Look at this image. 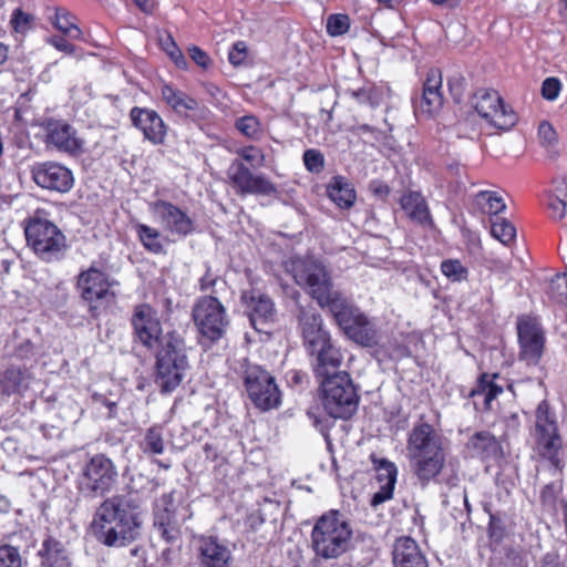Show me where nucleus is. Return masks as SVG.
I'll return each instance as SVG.
<instances>
[{
    "label": "nucleus",
    "mask_w": 567,
    "mask_h": 567,
    "mask_svg": "<svg viewBox=\"0 0 567 567\" xmlns=\"http://www.w3.org/2000/svg\"><path fill=\"white\" fill-rule=\"evenodd\" d=\"M112 282L103 271L91 267L82 271L78 277V288L82 298L90 302L109 303L115 298V293L111 290Z\"/></svg>",
    "instance_id": "obj_20"
},
{
    "label": "nucleus",
    "mask_w": 567,
    "mask_h": 567,
    "mask_svg": "<svg viewBox=\"0 0 567 567\" xmlns=\"http://www.w3.org/2000/svg\"><path fill=\"white\" fill-rule=\"evenodd\" d=\"M228 177L233 187L240 195H271L276 186L264 175L254 174L244 163L234 161L228 169Z\"/></svg>",
    "instance_id": "obj_17"
},
{
    "label": "nucleus",
    "mask_w": 567,
    "mask_h": 567,
    "mask_svg": "<svg viewBox=\"0 0 567 567\" xmlns=\"http://www.w3.org/2000/svg\"><path fill=\"white\" fill-rule=\"evenodd\" d=\"M285 269L295 282L307 289L320 307H328L344 334L363 347L378 343L374 324L365 315L332 287L331 278L321 261L312 257H291Z\"/></svg>",
    "instance_id": "obj_1"
},
{
    "label": "nucleus",
    "mask_w": 567,
    "mask_h": 567,
    "mask_svg": "<svg viewBox=\"0 0 567 567\" xmlns=\"http://www.w3.org/2000/svg\"><path fill=\"white\" fill-rule=\"evenodd\" d=\"M32 176L35 184L42 188L66 193L73 187L72 172L65 166L48 162L33 167Z\"/></svg>",
    "instance_id": "obj_21"
},
{
    "label": "nucleus",
    "mask_w": 567,
    "mask_h": 567,
    "mask_svg": "<svg viewBox=\"0 0 567 567\" xmlns=\"http://www.w3.org/2000/svg\"><path fill=\"white\" fill-rule=\"evenodd\" d=\"M161 93L165 103L181 116H189L190 112L199 109L197 100L172 85L164 84Z\"/></svg>",
    "instance_id": "obj_31"
},
{
    "label": "nucleus",
    "mask_w": 567,
    "mask_h": 567,
    "mask_svg": "<svg viewBox=\"0 0 567 567\" xmlns=\"http://www.w3.org/2000/svg\"><path fill=\"white\" fill-rule=\"evenodd\" d=\"M548 209L553 219L561 220L566 216L567 200L558 195H550L548 198Z\"/></svg>",
    "instance_id": "obj_52"
},
{
    "label": "nucleus",
    "mask_w": 567,
    "mask_h": 567,
    "mask_svg": "<svg viewBox=\"0 0 567 567\" xmlns=\"http://www.w3.org/2000/svg\"><path fill=\"white\" fill-rule=\"evenodd\" d=\"M161 44L163 50L169 55V58L174 61L176 66L182 69L186 68V59L171 35H167L165 39H162Z\"/></svg>",
    "instance_id": "obj_49"
},
{
    "label": "nucleus",
    "mask_w": 567,
    "mask_h": 567,
    "mask_svg": "<svg viewBox=\"0 0 567 567\" xmlns=\"http://www.w3.org/2000/svg\"><path fill=\"white\" fill-rule=\"evenodd\" d=\"M323 410L332 419H350L359 405V394L349 373L341 372L320 381Z\"/></svg>",
    "instance_id": "obj_7"
},
{
    "label": "nucleus",
    "mask_w": 567,
    "mask_h": 567,
    "mask_svg": "<svg viewBox=\"0 0 567 567\" xmlns=\"http://www.w3.org/2000/svg\"><path fill=\"white\" fill-rule=\"evenodd\" d=\"M442 73L439 69H431L427 72L426 80L423 84L420 107L422 112L432 114L440 110L443 105Z\"/></svg>",
    "instance_id": "obj_29"
},
{
    "label": "nucleus",
    "mask_w": 567,
    "mask_h": 567,
    "mask_svg": "<svg viewBox=\"0 0 567 567\" xmlns=\"http://www.w3.org/2000/svg\"><path fill=\"white\" fill-rule=\"evenodd\" d=\"M496 379V373H483L478 378L477 384L468 394L473 399L475 410H489L492 401L503 392V386L495 382Z\"/></svg>",
    "instance_id": "obj_28"
},
{
    "label": "nucleus",
    "mask_w": 567,
    "mask_h": 567,
    "mask_svg": "<svg viewBox=\"0 0 567 567\" xmlns=\"http://www.w3.org/2000/svg\"><path fill=\"white\" fill-rule=\"evenodd\" d=\"M538 136L546 146H553L557 142V133L550 123L544 121L538 126Z\"/></svg>",
    "instance_id": "obj_54"
},
{
    "label": "nucleus",
    "mask_w": 567,
    "mask_h": 567,
    "mask_svg": "<svg viewBox=\"0 0 567 567\" xmlns=\"http://www.w3.org/2000/svg\"><path fill=\"white\" fill-rule=\"evenodd\" d=\"M189 368L184 339L176 332H168L156 352L155 383L162 393H171L182 383Z\"/></svg>",
    "instance_id": "obj_5"
},
{
    "label": "nucleus",
    "mask_w": 567,
    "mask_h": 567,
    "mask_svg": "<svg viewBox=\"0 0 567 567\" xmlns=\"http://www.w3.org/2000/svg\"><path fill=\"white\" fill-rule=\"evenodd\" d=\"M0 567H22L20 551L17 547L0 546Z\"/></svg>",
    "instance_id": "obj_48"
},
{
    "label": "nucleus",
    "mask_w": 567,
    "mask_h": 567,
    "mask_svg": "<svg viewBox=\"0 0 567 567\" xmlns=\"http://www.w3.org/2000/svg\"><path fill=\"white\" fill-rule=\"evenodd\" d=\"M200 567H229L230 549L216 537H202L198 544Z\"/></svg>",
    "instance_id": "obj_25"
},
{
    "label": "nucleus",
    "mask_w": 567,
    "mask_h": 567,
    "mask_svg": "<svg viewBox=\"0 0 567 567\" xmlns=\"http://www.w3.org/2000/svg\"><path fill=\"white\" fill-rule=\"evenodd\" d=\"M554 195H558L559 197L565 198L567 200V182L566 181H559L556 183Z\"/></svg>",
    "instance_id": "obj_64"
},
{
    "label": "nucleus",
    "mask_w": 567,
    "mask_h": 567,
    "mask_svg": "<svg viewBox=\"0 0 567 567\" xmlns=\"http://www.w3.org/2000/svg\"><path fill=\"white\" fill-rule=\"evenodd\" d=\"M492 235L502 244L508 245L516 236V229L508 220L495 217L492 219Z\"/></svg>",
    "instance_id": "obj_42"
},
{
    "label": "nucleus",
    "mask_w": 567,
    "mask_h": 567,
    "mask_svg": "<svg viewBox=\"0 0 567 567\" xmlns=\"http://www.w3.org/2000/svg\"><path fill=\"white\" fill-rule=\"evenodd\" d=\"M561 90V83L557 78H547L542 84V95L547 101H555Z\"/></svg>",
    "instance_id": "obj_53"
},
{
    "label": "nucleus",
    "mask_w": 567,
    "mask_h": 567,
    "mask_svg": "<svg viewBox=\"0 0 567 567\" xmlns=\"http://www.w3.org/2000/svg\"><path fill=\"white\" fill-rule=\"evenodd\" d=\"M48 41L56 50L64 52L66 54H72L75 51V47L61 37H52Z\"/></svg>",
    "instance_id": "obj_57"
},
{
    "label": "nucleus",
    "mask_w": 567,
    "mask_h": 567,
    "mask_svg": "<svg viewBox=\"0 0 567 567\" xmlns=\"http://www.w3.org/2000/svg\"><path fill=\"white\" fill-rule=\"evenodd\" d=\"M450 92L456 101H460L463 94V85L461 78H453L447 81Z\"/></svg>",
    "instance_id": "obj_61"
},
{
    "label": "nucleus",
    "mask_w": 567,
    "mask_h": 567,
    "mask_svg": "<svg viewBox=\"0 0 567 567\" xmlns=\"http://www.w3.org/2000/svg\"><path fill=\"white\" fill-rule=\"evenodd\" d=\"M130 118L132 124L143 133L145 140L154 145L164 143L167 125L156 111L134 106L130 112Z\"/></svg>",
    "instance_id": "obj_22"
},
{
    "label": "nucleus",
    "mask_w": 567,
    "mask_h": 567,
    "mask_svg": "<svg viewBox=\"0 0 567 567\" xmlns=\"http://www.w3.org/2000/svg\"><path fill=\"white\" fill-rule=\"evenodd\" d=\"M302 159H303V164H305L306 168L310 173L318 174V173L322 172V169L324 167V156L318 150L310 148V150L305 151Z\"/></svg>",
    "instance_id": "obj_47"
},
{
    "label": "nucleus",
    "mask_w": 567,
    "mask_h": 567,
    "mask_svg": "<svg viewBox=\"0 0 567 567\" xmlns=\"http://www.w3.org/2000/svg\"><path fill=\"white\" fill-rule=\"evenodd\" d=\"M394 567H429L417 543L411 537H400L392 550Z\"/></svg>",
    "instance_id": "obj_26"
},
{
    "label": "nucleus",
    "mask_w": 567,
    "mask_h": 567,
    "mask_svg": "<svg viewBox=\"0 0 567 567\" xmlns=\"http://www.w3.org/2000/svg\"><path fill=\"white\" fill-rule=\"evenodd\" d=\"M193 318L200 334L210 341L223 338L229 326L224 305L213 296H204L196 301Z\"/></svg>",
    "instance_id": "obj_9"
},
{
    "label": "nucleus",
    "mask_w": 567,
    "mask_h": 567,
    "mask_svg": "<svg viewBox=\"0 0 567 567\" xmlns=\"http://www.w3.org/2000/svg\"><path fill=\"white\" fill-rule=\"evenodd\" d=\"M327 192L329 198L340 208H350L355 202L354 188L342 176L333 177Z\"/></svg>",
    "instance_id": "obj_33"
},
{
    "label": "nucleus",
    "mask_w": 567,
    "mask_h": 567,
    "mask_svg": "<svg viewBox=\"0 0 567 567\" xmlns=\"http://www.w3.org/2000/svg\"><path fill=\"white\" fill-rule=\"evenodd\" d=\"M235 126L243 135L250 140H258L261 134L259 120L251 114L238 117Z\"/></svg>",
    "instance_id": "obj_43"
},
{
    "label": "nucleus",
    "mask_w": 567,
    "mask_h": 567,
    "mask_svg": "<svg viewBox=\"0 0 567 567\" xmlns=\"http://www.w3.org/2000/svg\"><path fill=\"white\" fill-rule=\"evenodd\" d=\"M142 451L150 455H159L165 451V443L161 427H150L140 444Z\"/></svg>",
    "instance_id": "obj_37"
},
{
    "label": "nucleus",
    "mask_w": 567,
    "mask_h": 567,
    "mask_svg": "<svg viewBox=\"0 0 567 567\" xmlns=\"http://www.w3.org/2000/svg\"><path fill=\"white\" fill-rule=\"evenodd\" d=\"M535 439L538 453L547 458L555 468H561V461L558 457L561 439L557 433L555 417L550 414L546 401H542L536 410Z\"/></svg>",
    "instance_id": "obj_11"
},
{
    "label": "nucleus",
    "mask_w": 567,
    "mask_h": 567,
    "mask_svg": "<svg viewBox=\"0 0 567 567\" xmlns=\"http://www.w3.org/2000/svg\"><path fill=\"white\" fill-rule=\"evenodd\" d=\"M466 450L472 457L483 461H496L503 456L501 443L487 431L473 434L466 443Z\"/></svg>",
    "instance_id": "obj_27"
},
{
    "label": "nucleus",
    "mask_w": 567,
    "mask_h": 567,
    "mask_svg": "<svg viewBox=\"0 0 567 567\" xmlns=\"http://www.w3.org/2000/svg\"><path fill=\"white\" fill-rule=\"evenodd\" d=\"M310 355L315 357L313 372L319 382L342 372L339 369L343 361V355L340 349L332 343V340L324 344V347L310 353Z\"/></svg>",
    "instance_id": "obj_23"
},
{
    "label": "nucleus",
    "mask_w": 567,
    "mask_h": 567,
    "mask_svg": "<svg viewBox=\"0 0 567 567\" xmlns=\"http://www.w3.org/2000/svg\"><path fill=\"white\" fill-rule=\"evenodd\" d=\"M218 280V276L213 275L210 268L207 267L205 275L200 278V289L203 291L212 289Z\"/></svg>",
    "instance_id": "obj_60"
},
{
    "label": "nucleus",
    "mask_w": 567,
    "mask_h": 567,
    "mask_svg": "<svg viewBox=\"0 0 567 567\" xmlns=\"http://www.w3.org/2000/svg\"><path fill=\"white\" fill-rule=\"evenodd\" d=\"M548 296L553 301L567 306V272L550 280Z\"/></svg>",
    "instance_id": "obj_44"
},
{
    "label": "nucleus",
    "mask_w": 567,
    "mask_h": 567,
    "mask_svg": "<svg viewBox=\"0 0 567 567\" xmlns=\"http://www.w3.org/2000/svg\"><path fill=\"white\" fill-rule=\"evenodd\" d=\"M150 210L164 230L185 237L193 233L194 221L186 212L171 202L158 199L150 204Z\"/></svg>",
    "instance_id": "obj_14"
},
{
    "label": "nucleus",
    "mask_w": 567,
    "mask_h": 567,
    "mask_svg": "<svg viewBox=\"0 0 567 567\" xmlns=\"http://www.w3.org/2000/svg\"><path fill=\"white\" fill-rule=\"evenodd\" d=\"M352 528L336 509L322 514L311 530V549L316 559H338L352 547Z\"/></svg>",
    "instance_id": "obj_4"
},
{
    "label": "nucleus",
    "mask_w": 567,
    "mask_h": 567,
    "mask_svg": "<svg viewBox=\"0 0 567 567\" xmlns=\"http://www.w3.org/2000/svg\"><path fill=\"white\" fill-rule=\"evenodd\" d=\"M302 338L309 354L331 341L330 333L323 328V326L313 330V332H308L302 336Z\"/></svg>",
    "instance_id": "obj_45"
},
{
    "label": "nucleus",
    "mask_w": 567,
    "mask_h": 567,
    "mask_svg": "<svg viewBox=\"0 0 567 567\" xmlns=\"http://www.w3.org/2000/svg\"><path fill=\"white\" fill-rule=\"evenodd\" d=\"M245 388L256 408L268 411L279 406L281 393L275 378L260 365H248L244 375Z\"/></svg>",
    "instance_id": "obj_10"
},
{
    "label": "nucleus",
    "mask_w": 567,
    "mask_h": 567,
    "mask_svg": "<svg viewBox=\"0 0 567 567\" xmlns=\"http://www.w3.org/2000/svg\"><path fill=\"white\" fill-rule=\"evenodd\" d=\"M54 27L71 39H79L82 34L74 22V17L64 8H55L52 19Z\"/></svg>",
    "instance_id": "obj_35"
},
{
    "label": "nucleus",
    "mask_w": 567,
    "mask_h": 567,
    "mask_svg": "<svg viewBox=\"0 0 567 567\" xmlns=\"http://www.w3.org/2000/svg\"><path fill=\"white\" fill-rule=\"evenodd\" d=\"M24 234L28 246L45 262L61 260L66 252V237L53 221L43 216L30 217Z\"/></svg>",
    "instance_id": "obj_6"
},
{
    "label": "nucleus",
    "mask_w": 567,
    "mask_h": 567,
    "mask_svg": "<svg viewBox=\"0 0 567 567\" xmlns=\"http://www.w3.org/2000/svg\"><path fill=\"white\" fill-rule=\"evenodd\" d=\"M372 462L377 472L375 478L380 484V489L373 494L371 499V505L377 507L392 498L396 483L398 468L393 462L385 458L379 460L372 456Z\"/></svg>",
    "instance_id": "obj_24"
},
{
    "label": "nucleus",
    "mask_w": 567,
    "mask_h": 567,
    "mask_svg": "<svg viewBox=\"0 0 567 567\" xmlns=\"http://www.w3.org/2000/svg\"><path fill=\"white\" fill-rule=\"evenodd\" d=\"M347 93L360 104L378 106L381 102L380 91L372 84L359 89H349Z\"/></svg>",
    "instance_id": "obj_40"
},
{
    "label": "nucleus",
    "mask_w": 567,
    "mask_h": 567,
    "mask_svg": "<svg viewBox=\"0 0 567 567\" xmlns=\"http://www.w3.org/2000/svg\"><path fill=\"white\" fill-rule=\"evenodd\" d=\"M248 56V47L244 41H237L233 44L228 53V61L234 66L243 65Z\"/></svg>",
    "instance_id": "obj_51"
},
{
    "label": "nucleus",
    "mask_w": 567,
    "mask_h": 567,
    "mask_svg": "<svg viewBox=\"0 0 567 567\" xmlns=\"http://www.w3.org/2000/svg\"><path fill=\"white\" fill-rule=\"evenodd\" d=\"M237 154L254 167H261L265 162L264 153L256 146L249 145L237 151Z\"/></svg>",
    "instance_id": "obj_50"
},
{
    "label": "nucleus",
    "mask_w": 567,
    "mask_h": 567,
    "mask_svg": "<svg viewBox=\"0 0 567 567\" xmlns=\"http://www.w3.org/2000/svg\"><path fill=\"white\" fill-rule=\"evenodd\" d=\"M298 322L302 336L323 326L322 317L312 308H298Z\"/></svg>",
    "instance_id": "obj_38"
},
{
    "label": "nucleus",
    "mask_w": 567,
    "mask_h": 567,
    "mask_svg": "<svg viewBox=\"0 0 567 567\" xmlns=\"http://www.w3.org/2000/svg\"><path fill=\"white\" fill-rule=\"evenodd\" d=\"M307 381V373L302 371H290L288 373V382L293 385H301Z\"/></svg>",
    "instance_id": "obj_62"
},
{
    "label": "nucleus",
    "mask_w": 567,
    "mask_h": 567,
    "mask_svg": "<svg viewBox=\"0 0 567 567\" xmlns=\"http://www.w3.org/2000/svg\"><path fill=\"white\" fill-rule=\"evenodd\" d=\"M441 271L453 282H462L468 277V269L458 259L443 260Z\"/></svg>",
    "instance_id": "obj_41"
},
{
    "label": "nucleus",
    "mask_w": 567,
    "mask_h": 567,
    "mask_svg": "<svg viewBox=\"0 0 567 567\" xmlns=\"http://www.w3.org/2000/svg\"><path fill=\"white\" fill-rule=\"evenodd\" d=\"M154 527L167 544H175L181 538V526L174 504V493L163 494L154 503Z\"/></svg>",
    "instance_id": "obj_18"
},
{
    "label": "nucleus",
    "mask_w": 567,
    "mask_h": 567,
    "mask_svg": "<svg viewBox=\"0 0 567 567\" xmlns=\"http://www.w3.org/2000/svg\"><path fill=\"white\" fill-rule=\"evenodd\" d=\"M189 56L192 60L202 68H207L210 63L208 54L198 47H192L188 49Z\"/></svg>",
    "instance_id": "obj_55"
},
{
    "label": "nucleus",
    "mask_w": 567,
    "mask_h": 567,
    "mask_svg": "<svg viewBox=\"0 0 567 567\" xmlns=\"http://www.w3.org/2000/svg\"><path fill=\"white\" fill-rule=\"evenodd\" d=\"M406 451L412 472L422 485L434 480L445 466L443 439L426 422L413 426L409 433Z\"/></svg>",
    "instance_id": "obj_3"
},
{
    "label": "nucleus",
    "mask_w": 567,
    "mask_h": 567,
    "mask_svg": "<svg viewBox=\"0 0 567 567\" xmlns=\"http://www.w3.org/2000/svg\"><path fill=\"white\" fill-rule=\"evenodd\" d=\"M39 554L43 567H70V558L64 546L55 539H47Z\"/></svg>",
    "instance_id": "obj_34"
},
{
    "label": "nucleus",
    "mask_w": 567,
    "mask_h": 567,
    "mask_svg": "<svg viewBox=\"0 0 567 567\" xmlns=\"http://www.w3.org/2000/svg\"><path fill=\"white\" fill-rule=\"evenodd\" d=\"M472 104L478 115L497 130L507 131L517 122L514 110L505 105L495 90H478L472 99Z\"/></svg>",
    "instance_id": "obj_12"
},
{
    "label": "nucleus",
    "mask_w": 567,
    "mask_h": 567,
    "mask_svg": "<svg viewBox=\"0 0 567 567\" xmlns=\"http://www.w3.org/2000/svg\"><path fill=\"white\" fill-rule=\"evenodd\" d=\"M538 567H566L556 553H547L538 563Z\"/></svg>",
    "instance_id": "obj_59"
},
{
    "label": "nucleus",
    "mask_w": 567,
    "mask_h": 567,
    "mask_svg": "<svg viewBox=\"0 0 567 567\" xmlns=\"http://www.w3.org/2000/svg\"><path fill=\"white\" fill-rule=\"evenodd\" d=\"M476 202L489 215H498L506 208L503 198L489 190L480 192L476 195Z\"/></svg>",
    "instance_id": "obj_39"
},
{
    "label": "nucleus",
    "mask_w": 567,
    "mask_h": 567,
    "mask_svg": "<svg viewBox=\"0 0 567 567\" xmlns=\"http://www.w3.org/2000/svg\"><path fill=\"white\" fill-rule=\"evenodd\" d=\"M44 130L48 146L69 155H79L83 152L84 141L79 136L76 130L65 121L49 120Z\"/></svg>",
    "instance_id": "obj_19"
},
{
    "label": "nucleus",
    "mask_w": 567,
    "mask_h": 567,
    "mask_svg": "<svg viewBox=\"0 0 567 567\" xmlns=\"http://www.w3.org/2000/svg\"><path fill=\"white\" fill-rule=\"evenodd\" d=\"M241 303L250 324L255 330L262 332L265 327L276 319V306L272 299L259 290L250 289L241 293Z\"/></svg>",
    "instance_id": "obj_15"
},
{
    "label": "nucleus",
    "mask_w": 567,
    "mask_h": 567,
    "mask_svg": "<svg viewBox=\"0 0 567 567\" xmlns=\"http://www.w3.org/2000/svg\"><path fill=\"white\" fill-rule=\"evenodd\" d=\"M31 374L28 369L11 365L9 367L1 380L0 386L3 393H20L29 388Z\"/></svg>",
    "instance_id": "obj_32"
},
{
    "label": "nucleus",
    "mask_w": 567,
    "mask_h": 567,
    "mask_svg": "<svg viewBox=\"0 0 567 567\" xmlns=\"http://www.w3.org/2000/svg\"><path fill=\"white\" fill-rule=\"evenodd\" d=\"M143 512L137 497L117 494L105 498L95 509L91 532L107 547H124L142 533Z\"/></svg>",
    "instance_id": "obj_2"
},
{
    "label": "nucleus",
    "mask_w": 567,
    "mask_h": 567,
    "mask_svg": "<svg viewBox=\"0 0 567 567\" xmlns=\"http://www.w3.org/2000/svg\"><path fill=\"white\" fill-rule=\"evenodd\" d=\"M135 339L150 350L162 348L163 334L162 323L154 310L147 303L134 307L131 318Z\"/></svg>",
    "instance_id": "obj_13"
},
{
    "label": "nucleus",
    "mask_w": 567,
    "mask_h": 567,
    "mask_svg": "<svg viewBox=\"0 0 567 567\" xmlns=\"http://www.w3.org/2000/svg\"><path fill=\"white\" fill-rule=\"evenodd\" d=\"M29 21L30 16L28 13H24L21 9L14 10L11 18V23L17 31L23 30L29 24Z\"/></svg>",
    "instance_id": "obj_58"
},
{
    "label": "nucleus",
    "mask_w": 567,
    "mask_h": 567,
    "mask_svg": "<svg viewBox=\"0 0 567 567\" xmlns=\"http://www.w3.org/2000/svg\"><path fill=\"white\" fill-rule=\"evenodd\" d=\"M350 28V19L346 14H331L327 20V32L332 35H342Z\"/></svg>",
    "instance_id": "obj_46"
},
{
    "label": "nucleus",
    "mask_w": 567,
    "mask_h": 567,
    "mask_svg": "<svg viewBox=\"0 0 567 567\" xmlns=\"http://www.w3.org/2000/svg\"><path fill=\"white\" fill-rule=\"evenodd\" d=\"M519 357L527 364H537L543 355L545 337L539 323L533 318H522L517 323Z\"/></svg>",
    "instance_id": "obj_16"
},
{
    "label": "nucleus",
    "mask_w": 567,
    "mask_h": 567,
    "mask_svg": "<svg viewBox=\"0 0 567 567\" xmlns=\"http://www.w3.org/2000/svg\"><path fill=\"white\" fill-rule=\"evenodd\" d=\"M488 533H489L491 538H493L496 542L502 540V538L504 536V528H503L501 519L496 518L493 515H491Z\"/></svg>",
    "instance_id": "obj_56"
},
{
    "label": "nucleus",
    "mask_w": 567,
    "mask_h": 567,
    "mask_svg": "<svg viewBox=\"0 0 567 567\" xmlns=\"http://www.w3.org/2000/svg\"><path fill=\"white\" fill-rule=\"evenodd\" d=\"M113 461L104 454H95L82 467L78 480L80 493L87 498L103 497L117 481Z\"/></svg>",
    "instance_id": "obj_8"
},
{
    "label": "nucleus",
    "mask_w": 567,
    "mask_h": 567,
    "mask_svg": "<svg viewBox=\"0 0 567 567\" xmlns=\"http://www.w3.org/2000/svg\"><path fill=\"white\" fill-rule=\"evenodd\" d=\"M401 208L415 223L432 226L433 220L424 197L419 192H408L400 199Z\"/></svg>",
    "instance_id": "obj_30"
},
{
    "label": "nucleus",
    "mask_w": 567,
    "mask_h": 567,
    "mask_svg": "<svg viewBox=\"0 0 567 567\" xmlns=\"http://www.w3.org/2000/svg\"><path fill=\"white\" fill-rule=\"evenodd\" d=\"M310 417H312V414L308 413ZM313 425L321 432L323 436H328V430H329V421L327 419H319L313 415Z\"/></svg>",
    "instance_id": "obj_63"
},
{
    "label": "nucleus",
    "mask_w": 567,
    "mask_h": 567,
    "mask_svg": "<svg viewBox=\"0 0 567 567\" xmlns=\"http://www.w3.org/2000/svg\"><path fill=\"white\" fill-rule=\"evenodd\" d=\"M135 228L138 239L145 249L153 254L164 252V246L161 243V233L156 228L144 224H137Z\"/></svg>",
    "instance_id": "obj_36"
}]
</instances>
